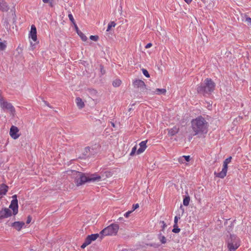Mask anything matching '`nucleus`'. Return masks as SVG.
Segmentation results:
<instances>
[{
  "label": "nucleus",
  "instance_id": "nucleus-1",
  "mask_svg": "<svg viewBox=\"0 0 251 251\" xmlns=\"http://www.w3.org/2000/svg\"><path fill=\"white\" fill-rule=\"evenodd\" d=\"M191 127L193 135L204 137L208 131L209 123L205 118L200 115L191 120Z\"/></svg>",
  "mask_w": 251,
  "mask_h": 251
},
{
  "label": "nucleus",
  "instance_id": "nucleus-2",
  "mask_svg": "<svg viewBox=\"0 0 251 251\" xmlns=\"http://www.w3.org/2000/svg\"><path fill=\"white\" fill-rule=\"evenodd\" d=\"M75 176V181L77 186H80L85 183L99 182L101 180V177L97 173L86 174L76 171H73Z\"/></svg>",
  "mask_w": 251,
  "mask_h": 251
},
{
  "label": "nucleus",
  "instance_id": "nucleus-3",
  "mask_svg": "<svg viewBox=\"0 0 251 251\" xmlns=\"http://www.w3.org/2000/svg\"><path fill=\"white\" fill-rule=\"evenodd\" d=\"M215 83L210 78H206L204 80L198 84L196 90L197 93L204 97H209L215 90Z\"/></svg>",
  "mask_w": 251,
  "mask_h": 251
},
{
  "label": "nucleus",
  "instance_id": "nucleus-4",
  "mask_svg": "<svg viewBox=\"0 0 251 251\" xmlns=\"http://www.w3.org/2000/svg\"><path fill=\"white\" fill-rule=\"evenodd\" d=\"M119 228V226L118 224H111L100 232V238L102 239L104 236H112L116 235Z\"/></svg>",
  "mask_w": 251,
  "mask_h": 251
},
{
  "label": "nucleus",
  "instance_id": "nucleus-5",
  "mask_svg": "<svg viewBox=\"0 0 251 251\" xmlns=\"http://www.w3.org/2000/svg\"><path fill=\"white\" fill-rule=\"evenodd\" d=\"M240 246V239L234 235H230V241L228 242L229 251H235Z\"/></svg>",
  "mask_w": 251,
  "mask_h": 251
},
{
  "label": "nucleus",
  "instance_id": "nucleus-6",
  "mask_svg": "<svg viewBox=\"0 0 251 251\" xmlns=\"http://www.w3.org/2000/svg\"><path fill=\"white\" fill-rule=\"evenodd\" d=\"M0 106L3 110H8L12 115L15 114V109L11 103L5 101L4 98L0 95Z\"/></svg>",
  "mask_w": 251,
  "mask_h": 251
},
{
  "label": "nucleus",
  "instance_id": "nucleus-7",
  "mask_svg": "<svg viewBox=\"0 0 251 251\" xmlns=\"http://www.w3.org/2000/svg\"><path fill=\"white\" fill-rule=\"evenodd\" d=\"M12 200L11 201L9 206V209H11L13 211V214L15 216L18 213V203L17 197L16 195L12 196Z\"/></svg>",
  "mask_w": 251,
  "mask_h": 251
},
{
  "label": "nucleus",
  "instance_id": "nucleus-8",
  "mask_svg": "<svg viewBox=\"0 0 251 251\" xmlns=\"http://www.w3.org/2000/svg\"><path fill=\"white\" fill-rule=\"evenodd\" d=\"M96 153V151L92 148L89 147H87L84 149V151L82 153V156L80 157L82 159H86L90 157Z\"/></svg>",
  "mask_w": 251,
  "mask_h": 251
},
{
  "label": "nucleus",
  "instance_id": "nucleus-9",
  "mask_svg": "<svg viewBox=\"0 0 251 251\" xmlns=\"http://www.w3.org/2000/svg\"><path fill=\"white\" fill-rule=\"evenodd\" d=\"M133 85L135 87L140 88L142 92H145L147 90L146 85L142 80L136 79L133 82Z\"/></svg>",
  "mask_w": 251,
  "mask_h": 251
},
{
  "label": "nucleus",
  "instance_id": "nucleus-10",
  "mask_svg": "<svg viewBox=\"0 0 251 251\" xmlns=\"http://www.w3.org/2000/svg\"><path fill=\"white\" fill-rule=\"evenodd\" d=\"M12 215V212L9 208H2L0 210V220L10 217Z\"/></svg>",
  "mask_w": 251,
  "mask_h": 251
},
{
  "label": "nucleus",
  "instance_id": "nucleus-11",
  "mask_svg": "<svg viewBox=\"0 0 251 251\" xmlns=\"http://www.w3.org/2000/svg\"><path fill=\"white\" fill-rule=\"evenodd\" d=\"M228 168V165L227 164L223 163V169L219 173L215 172L214 174L216 177L221 178H224L226 175Z\"/></svg>",
  "mask_w": 251,
  "mask_h": 251
},
{
  "label": "nucleus",
  "instance_id": "nucleus-12",
  "mask_svg": "<svg viewBox=\"0 0 251 251\" xmlns=\"http://www.w3.org/2000/svg\"><path fill=\"white\" fill-rule=\"evenodd\" d=\"M19 131V130L17 126H11L9 131L10 136L14 139H17L20 136V134L18 133Z\"/></svg>",
  "mask_w": 251,
  "mask_h": 251
},
{
  "label": "nucleus",
  "instance_id": "nucleus-13",
  "mask_svg": "<svg viewBox=\"0 0 251 251\" xmlns=\"http://www.w3.org/2000/svg\"><path fill=\"white\" fill-rule=\"evenodd\" d=\"M29 38H31L33 41H36L37 38V30L34 25L31 26L30 31L29 34Z\"/></svg>",
  "mask_w": 251,
  "mask_h": 251
},
{
  "label": "nucleus",
  "instance_id": "nucleus-14",
  "mask_svg": "<svg viewBox=\"0 0 251 251\" xmlns=\"http://www.w3.org/2000/svg\"><path fill=\"white\" fill-rule=\"evenodd\" d=\"M25 225L24 222H15L11 223L10 226L18 231H20Z\"/></svg>",
  "mask_w": 251,
  "mask_h": 251
},
{
  "label": "nucleus",
  "instance_id": "nucleus-15",
  "mask_svg": "<svg viewBox=\"0 0 251 251\" xmlns=\"http://www.w3.org/2000/svg\"><path fill=\"white\" fill-rule=\"evenodd\" d=\"M147 140L143 141L139 143L140 148L137 151V153L140 154L143 152L147 148Z\"/></svg>",
  "mask_w": 251,
  "mask_h": 251
},
{
  "label": "nucleus",
  "instance_id": "nucleus-16",
  "mask_svg": "<svg viewBox=\"0 0 251 251\" xmlns=\"http://www.w3.org/2000/svg\"><path fill=\"white\" fill-rule=\"evenodd\" d=\"M100 235V233H95L89 235L85 238V240L87 241L88 244H90L92 241L96 240L99 237Z\"/></svg>",
  "mask_w": 251,
  "mask_h": 251
},
{
  "label": "nucleus",
  "instance_id": "nucleus-17",
  "mask_svg": "<svg viewBox=\"0 0 251 251\" xmlns=\"http://www.w3.org/2000/svg\"><path fill=\"white\" fill-rule=\"evenodd\" d=\"M9 9V7L4 0H0V10L2 12H7Z\"/></svg>",
  "mask_w": 251,
  "mask_h": 251
},
{
  "label": "nucleus",
  "instance_id": "nucleus-18",
  "mask_svg": "<svg viewBox=\"0 0 251 251\" xmlns=\"http://www.w3.org/2000/svg\"><path fill=\"white\" fill-rule=\"evenodd\" d=\"M179 131V128L176 126L168 129V135L173 136L176 134Z\"/></svg>",
  "mask_w": 251,
  "mask_h": 251
},
{
  "label": "nucleus",
  "instance_id": "nucleus-19",
  "mask_svg": "<svg viewBox=\"0 0 251 251\" xmlns=\"http://www.w3.org/2000/svg\"><path fill=\"white\" fill-rule=\"evenodd\" d=\"M75 102L76 103L77 106L79 109H82V108H83L84 107V105H85L84 103L82 101V99L80 98L77 97L75 99Z\"/></svg>",
  "mask_w": 251,
  "mask_h": 251
},
{
  "label": "nucleus",
  "instance_id": "nucleus-20",
  "mask_svg": "<svg viewBox=\"0 0 251 251\" xmlns=\"http://www.w3.org/2000/svg\"><path fill=\"white\" fill-rule=\"evenodd\" d=\"M7 191L8 186L6 185L2 184L0 185V192L2 193L3 195H5Z\"/></svg>",
  "mask_w": 251,
  "mask_h": 251
},
{
  "label": "nucleus",
  "instance_id": "nucleus-21",
  "mask_svg": "<svg viewBox=\"0 0 251 251\" xmlns=\"http://www.w3.org/2000/svg\"><path fill=\"white\" fill-rule=\"evenodd\" d=\"M187 196H185L183 200V204L184 206H187L189 204L190 198L188 195V193L186 192Z\"/></svg>",
  "mask_w": 251,
  "mask_h": 251
},
{
  "label": "nucleus",
  "instance_id": "nucleus-22",
  "mask_svg": "<svg viewBox=\"0 0 251 251\" xmlns=\"http://www.w3.org/2000/svg\"><path fill=\"white\" fill-rule=\"evenodd\" d=\"M180 209L182 210V214H181V216H182L184 212V209L182 205H180ZM180 217H181V215L180 214H179L178 215L176 216L175 217L174 225H177L178 220L179 219H180Z\"/></svg>",
  "mask_w": 251,
  "mask_h": 251
},
{
  "label": "nucleus",
  "instance_id": "nucleus-23",
  "mask_svg": "<svg viewBox=\"0 0 251 251\" xmlns=\"http://www.w3.org/2000/svg\"><path fill=\"white\" fill-rule=\"evenodd\" d=\"M116 25V24L114 21H111L108 24L107 28L106 30V32H109V34L111 33V29L112 27H114Z\"/></svg>",
  "mask_w": 251,
  "mask_h": 251
},
{
  "label": "nucleus",
  "instance_id": "nucleus-24",
  "mask_svg": "<svg viewBox=\"0 0 251 251\" xmlns=\"http://www.w3.org/2000/svg\"><path fill=\"white\" fill-rule=\"evenodd\" d=\"M75 30L82 41H86L87 40V37L81 31H80L78 28L77 30L75 29Z\"/></svg>",
  "mask_w": 251,
  "mask_h": 251
},
{
  "label": "nucleus",
  "instance_id": "nucleus-25",
  "mask_svg": "<svg viewBox=\"0 0 251 251\" xmlns=\"http://www.w3.org/2000/svg\"><path fill=\"white\" fill-rule=\"evenodd\" d=\"M158 238L162 244H165L167 242L166 237L161 233L158 234Z\"/></svg>",
  "mask_w": 251,
  "mask_h": 251
},
{
  "label": "nucleus",
  "instance_id": "nucleus-26",
  "mask_svg": "<svg viewBox=\"0 0 251 251\" xmlns=\"http://www.w3.org/2000/svg\"><path fill=\"white\" fill-rule=\"evenodd\" d=\"M68 17H69V19L70 20V21L74 25V26L75 27V29H77V30L78 29V26H77V25H76V23L75 22V19H74V18L73 17V15L71 13L69 14Z\"/></svg>",
  "mask_w": 251,
  "mask_h": 251
},
{
  "label": "nucleus",
  "instance_id": "nucleus-27",
  "mask_svg": "<svg viewBox=\"0 0 251 251\" xmlns=\"http://www.w3.org/2000/svg\"><path fill=\"white\" fill-rule=\"evenodd\" d=\"M154 93L158 95H160V94L165 95L166 93V90L164 88H162V89L157 88L155 89Z\"/></svg>",
  "mask_w": 251,
  "mask_h": 251
},
{
  "label": "nucleus",
  "instance_id": "nucleus-28",
  "mask_svg": "<svg viewBox=\"0 0 251 251\" xmlns=\"http://www.w3.org/2000/svg\"><path fill=\"white\" fill-rule=\"evenodd\" d=\"M183 159H184L186 162H189L190 160V155H184L179 159V162L183 163Z\"/></svg>",
  "mask_w": 251,
  "mask_h": 251
},
{
  "label": "nucleus",
  "instance_id": "nucleus-29",
  "mask_svg": "<svg viewBox=\"0 0 251 251\" xmlns=\"http://www.w3.org/2000/svg\"><path fill=\"white\" fill-rule=\"evenodd\" d=\"M173 227L174 228L172 230V232L175 233H177L179 232L180 229L178 227L177 225H174Z\"/></svg>",
  "mask_w": 251,
  "mask_h": 251
},
{
  "label": "nucleus",
  "instance_id": "nucleus-30",
  "mask_svg": "<svg viewBox=\"0 0 251 251\" xmlns=\"http://www.w3.org/2000/svg\"><path fill=\"white\" fill-rule=\"evenodd\" d=\"M6 48V41L4 42H0V50H4Z\"/></svg>",
  "mask_w": 251,
  "mask_h": 251
},
{
  "label": "nucleus",
  "instance_id": "nucleus-31",
  "mask_svg": "<svg viewBox=\"0 0 251 251\" xmlns=\"http://www.w3.org/2000/svg\"><path fill=\"white\" fill-rule=\"evenodd\" d=\"M121 84V81L120 79H116L113 82V85L114 87H118Z\"/></svg>",
  "mask_w": 251,
  "mask_h": 251
},
{
  "label": "nucleus",
  "instance_id": "nucleus-32",
  "mask_svg": "<svg viewBox=\"0 0 251 251\" xmlns=\"http://www.w3.org/2000/svg\"><path fill=\"white\" fill-rule=\"evenodd\" d=\"M142 73L143 74V75L149 78L150 77V74L148 72V71L145 69H142Z\"/></svg>",
  "mask_w": 251,
  "mask_h": 251
},
{
  "label": "nucleus",
  "instance_id": "nucleus-33",
  "mask_svg": "<svg viewBox=\"0 0 251 251\" xmlns=\"http://www.w3.org/2000/svg\"><path fill=\"white\" fill-rule=\"evenodd\" d=\"M245 22L247 23L248 25L251 26V18L250 17L246 16Z\"/></svg>",
  "mask_w": 251,
  "mask_h": 251
},
{
  "label": "nucleus",
  "instance_id": "nucleus-34",
  "mask_svg": "<svg viewBox=\"0 0 251 251\" xmlns=\"http://www.w3.org/2000/svg\"><path fill=\"white\" fill-rule=\"evenodd\" d=\"M90 39L93 41H97L99 39V36L97 35H91Z\"/></svg>",
  "mask_w": 251,
  "mask_h": 251
},
{
  "label": "nucleus",
  "instance_id": "nucleus-35",
  "mask_svg": "<svg viewBox=\"0 0 251 251\" xmlns=\"http://www.w3.org/2000/svg\"><path fill=\"white\" fill-rule=\"evenodd\" d=\"M231 159L232 157L229 156L224 160L223 163L227 164V165H228L231 162Z\"/></svg>",
  "mask_w": 251,
  "mask_h": 251
},
{
  "label": "nucleus",
  "instance_id": "nucleus-36",
  "mask_svg": "<svg viewBox=\"0 0 251 251\" xmlns=\"http://www.w3.org/2000/svg\"><path fill=\"white\" fill-rule=\"evenodd\" d=\"M136 151H137L136 146H134V147L132 148L131 150V151L130 153V155L133 156V155H134Z\"/></svg>",
  "mask_w": 251,
  "mask_h": 251
},
{
  "label": "nucleus",
  "instance_id": "nucleus-37",
  "mask_svg": "<svg viewBox=\"0 0 251 251\" xmlns=\"http://www.w3.org/2000/svg\"><path fill=\"white\" fill-rule=\"evenodd\" d=\"M89 245V244H88V243L87 242V241L85 239L84 243L81 246V248L82 249H84L86 246H87Z\"/></svg>",
  "mask_w": 251,
  "mask_h": 251
},
{
  "label": "nucleus",
  "instance_id": "nucleus-38",
  "mask_svg": "<svg viewBox=\"0 0 251 251\" xmlns=\"http://www.w3.org/2000/svg\"><path fill=\"white\" fill-rule=\"evenodd\" d=\"M139 205L138 203H136L135 204H133L132 205V210H131L132 212L134 211L135 209L138 208L139 207Z\"/></svg>",
  "mask_w": 251,
  "mask_h": 251
},
{
  "label": "nucleus",
  "instance_id": "nucleus-39",
  "mask_svg": "<svg viewBox=\"0 0 251 251\" xmlns=\"http://www.w3.org/2000/svg\"><path fill=\"white\" fill-rule=\"evenodd\" d=\"M132 212L130 210V211H128L127 212H126V213H125L124 214V216L126 218H128L129 216V215L132 213Z\"/></svg>",
  "mask_w": 251,
  "mask_h": 251
},
{
  "label": "nucleus",
  "instance_id": "nucleus-40",
  "mask_svg": "<svg viewBox=\"0 0 251 251\" xmlns=\"http://www.w3.org/2000/svg\"><path fill=\"white\" fill-rule=\"evenodd\" d=\"M43 2L45 3H50V4H51L53 0H42Z\"/></svg>",
  "mask_w": 251,
  "mask_h": 251
},
{
  "label": "nucleus",
  "instance_id": "nucleus-41",
  "mask_svg": "<svg viewBox=\"0 0 251 251\" xmlns=\"http://www.w3.org/2000/svg\"><path fill=\"white\" fill-rule=\"evenodd\" d=\"M31 219H32V218H31V216H28L27 217L26 223L27 224H29L31 222Z\"/></svg>",
  "mask_w": 251,
  "mask_h": 251
},
{
  "label": "nucleus",
  "instance_id": "nucleus-42",
  "mask_svg": "<svg viewBox=\"0 0 251 251\" xmlns=\"http://www.w3.org/2000/svg\"><path fill=\"white\" fill-rule=\"evenodd\" d=\"M160 223H161L162 224V230H163L167 226V225L164 221H161Z\"/></svg>",
  "mask_w": 251,
  "mask_h": 251
},
{
  "label": "nucleus",
  "instance_id": "nucleus-43",
  "mask_svg": "<svg viewBox=\"0 0 251 251\" xmlns=\"http://www.w3.org/2000/svg\"><path fill=\"white\" fill-rule=\"evenodd\" d=\"M100 72L102 75H104L105 74V71L103 70V67L102 65H100Z\"/></svg>",
  "mask_w": 251,
  "mask_h": 251
},
{
  "label": "nucleus",
  "instance_id": "nucleus-44",
  "mask_svg": "<svg viewBox=\"0 0 251 251\" xmlns=\"http://www.w3.org/2000/svg\"><path fill=\"white\" fill-rule=\"evenodd\" d=\"M152 46V44L151 43H149L146 45L145 48L146 49H148V48H151Z\"/></svg>",
  "mask_w": 251,
  "mask_h": 251
},
{
  "label": "nucleus",
  "instance_id": "nucleus-45",
  "mask_svg": "<svg viewBox=\"0 0 251 251\" xmlns=\"http://www.w3.org/2000/svg\"><path fill=\"white\" fill-rule=\"evenodd\" d=\"M117 221L119 222H122V221H124V218L123 217H120L118 219Z\"/></svg>",
  "mask_w": 251,
  "mask_h": 251
},
{
  "label": "nucleus",
  "instance_id": "nucleus-46",
  "mask_svg": "<svg viewBox=\"0 0 251 251\" xmlns=\"http://www.w3.org/2000/svg\"><path fill=\"white\" fill-rule=\"evenodd\" d=\"M187 4L190 3L192 0H184Z\"/></svg>",
  "mask_w": 251,
  "mask_h": 251
},
{
  "label": "nucleus",
  "instance_id": "nucleus-47",
  "mask_svg": "<svg viewBox=\"0 0 251 251\" xmlns=\"http://www.w3.org/2000/svg\"><path fill=\"white\" fill-rule=\"evenodd\" d=\"M111 125H112V126L113 127H115V125H114V124L113 123H111Z\"/></svg>",
  "mask_w": 251,
  "mask_h": 251
}]
</instances>
